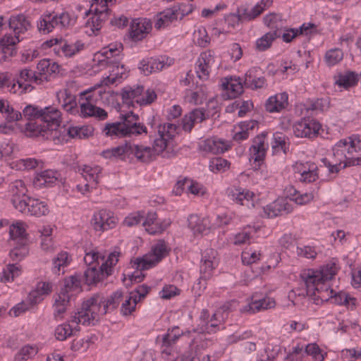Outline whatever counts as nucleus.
<instances>
[{"mask_svg":"<svg viewBox=\"0 0 361 361\" xmlns=\"http://www.w3.org/2000/svg\"><path fill=\"white\" fill-rule=\"evenodd\" d=\"M339 267L336 262H330L319 269H308L302 274L307 292L322 301L353 307L356 299L345 292H336L330 288V281L337 274Z\"/></svg>","mask_w":361,"mask_h":361,"instance_id":"nucleus-1","label":"nucleus"},{"mask_svg":"<svg viewBox=\"0 0 361 361\" xmlns=\"http://www.w3.org/2000/svg\"><path fill=\"white\" fill-rule=\"evenodd\" d=\"M361 152V136L353 135L338 140L332 147V160L322 159V162L330 173L338 171L350 166L361 164V157L357 154Z\"/></svg>","mask_w":361,"mask_h":361,"instance_id":"nucleus-2","label":"nucleus"},{"mask_svg":"<svg viewBox=\"0 0 361 361\" xmlns=\"http://www.w3.org/2000/svg\"><path fill=\"white\" fill-rule=\"evenodd\" d=\"M48 71L49 69H22L17 80L12 79L7 73H0V88L19 95L29 92L33 89L32 84H42L55 75L54 72L49 73Z\"/></svg>","mask_w":361,"mask_h":361,"instance_id":"nucleus-3","label":"nucleus"},{"mask_svg":"<svg viewBox=\"0 0 361 361\" xmlns=\"http://www.w3.org/2000/svg\"><path fill=\"white\" fill-rule=\"evenodd\" d=\"M170 249L166 242L159 240L155 243L151 250L142 257L136 258L131 261L132 267L136 269L133 274H129V280L133 283L141 282L144 278L142 270L149 269L160 262L167 256Z\"/></svg>","mask_w":361,"mask_h":361,"instance_id":"nucleus-4","label":"nucleus"},{"mask_svg":"<svg viewBox=\"0 0 361 361\" xmlns=\"http://www.w3.org/2000/svg\"><path fill=\"white\" fill-rule=\"evenodd\" d=\"M81 291V281L78 276H71L64 281L61 291L54 295V317L56 320L63 318L70 300Z\"/></svg>","mask_w":361,"mask_h":361,"instance_id":"nucleus-5","label":"nucleus"},{"mask_svg":"<svg viewBox=\"0 0 361 361\" xmlns=\"http://www.w3.org/2000/svg\"><path fill=\"white\" fill-rule=\"evenodd\" d=\"M104 297L95 295L82 303L81 308L73 315V321L80 322L82 325H94L102 315L106 313V310L103 305Z\"/></svg>","mask_w":361,"mask_h":361,"instance_id":"nucleus-6","label":"nucleus"},{"mask_svg":"<svg viewBox=\"0 0 361 361\" xmlns=\"http://www.w3.org/2000/svg\"><path fill=\"white\" fill-rule=\"evenodd\" d=\"M75 23V17L68 11L44 12L37 21V28L42 34H48L56 28L63 29L72 26Z\"/></svg>","mask_w":361,"mask_h":361,"instance_id":"nucleus-7","label":"nucleus"},{"mask_svg":"<svg viewBox=\"0 0 361 361\" xmlns=\"http://www.w3.org/2000/svg\"><path fill=\"white\" fill-rule=\"evenodd\" d=\"M116 2V0H92L89 10L85 13L86 16L92 15L86 22L85 26L92 34L101 30L110 16V7Z\"/></svg>","mask_w":361,"mask_h":361,"instance_id":"nucleus-8","label":"nucleus"},{"mask_svg":"<svg viewBox=\"0 0 361 361\" xmlns=\"http://www.w3.org/2000/svg\"><path fill=\"white\" fill-rule=\"evenodd\" d=\"M123 102L128 106H133L134 102L140 106L152 104L157 99V94L151 89L144 90L143 86L127 87L122 90Z\"/></svg>","mask_w":361,"mask_h":361,"instance_id":"nucleus-9","label":"nucleus"},{"mask_svg":"<svg viewBox=\"0 0 361 361\" xmlns=\"http://www.w3.org/2000/svg\"><path fill=\"white\" fill-rule=\"evenodd\" d=\"M102 91L94 89L93 92L92 90L85 91L81 93L79 103L80 116L85 118L95 117L99 120H105L107 118V112L94 104V96L96 94H101Z\"/></svg>","mask_w":361,"mask_h":361,"instance_id":"nucleus-10","label":"nucleus"},{"mask_svg":"<svg viewBox=\"0 0 361 361\" xmlns=\"http://www.w3.org/2000/svg\"><path fill=\"white\" fill-rule=\"evenodd\" d=\"M293 130L297 137L314 139L321 135L323 129L317 119L305 117L293 124Z\"/></svg>","mask_w":361,"mask_h":361,"instance_id":"nucleus-11","label":"nucleus"},{"mask_svg":"<svg viewBox=\"0 0 361 361\" xmlns=\"http://www.w3.org/2000/svg\"><path fill=\"white\" fill-rule=\"evenodd\" d=\"M40 122L42 123L49 133H51L53 140L59 138V129L62 121L61 111L54 106H49L40 109Z\"/></svg>","mask_w":361,"mask_h":361,"instance_id":"nucleus-12","label":"nucleus"},{"mask_svg":"<svg viewBox=\"0 0 361 361\" xmlns=\"http://www.w3.org/2000/svg\"><path fill=\"white\" fill-rule=\"evenodd\" d=\"M224 314L227 316L228 313L223 312L221 310H219L209 319V314L208 311L203 310L201 312L196 331L200 334L216 332L221 329V326L224 321Z\"/></svg>","mask_w":361,"mask_h":361,"instance_id":"nucleus-13","label":"nucleus"},{"mask_svg":"<svg viewBox=\"0 0 361 361\" xmlns=\"http://www.w3.org/2000/svg\"><path fill=\"white\" fill-rule=\"evenodd\" d=\"M227 194L228 197L235 204L247 208H254L257 204V195L246 188L231 186L228 188Z\"/></svg>","mask_w":361,"mask_h":361,"instance_id":"nucleus-14","label":"nucleus"},{"mask_svg":"<svg viewBox=\"0 0 361 361\" xmlns=\"http://www.w3.org/2000/svg\"><path fill=\"white\" fill-rule=\"evenodd\" d=\"M174 123H164L158 128V134L154 141L152 150L155 153L162 152L169 144V142L178 134V130Z\"/></svg>","mask_w":361,"mask_h":361,"instance_id":"nucleus-15","label":"nucleus"},{"mask_svg":"<svg viewBox=\"0 0 361 361\" xmlns=\"http://www.w3.org/2000/svg\"><path fill=\"white\" fill-rule=\"evenodd\" d=\"M104 48L102 50L97 52L94 56V61H97L99 66L106 68H124V65L118 61L119 54L121 52L120 48Z\"/></svg>","mask_w":361,"mask_h":361,"instance_id":"nucleus-16","label":"nucleus"},{"mask_svg":"<svg viewBox=\"0 0 361 361\" xmlns=\"http://www.w3.org/2000/svg\"><path fill=\"white\" fill-rule=\"evenodd\" d=\"M17 210L35 216H45L49 212L46 202L32 197H27L24 203H20Z\"/></svg>","mask_w":361,"mask_h":361,"instance_id":"nucleus-17","label":"nucleus"},{"mask_svg":"<svg viewBox=\"0 0 361 361\" xmlns=\"http://www.w3.org/2000/svg\"><path fill=\"white\" fill-rule=\"evenodd\" d=\"M117 218L109 210L102 209L95 212L92 219L94 228L97 231H104L114 228L117 224Z\"/></svg>","mask_w":361,"mask_h":361,"instance_id":"nucleus-18","label":"nucleus"},{"mask_svg":"<svg viewBox=\"0 0 361 361\" xmlns=\"http://www.w3.org/2000/svg\"><path fill=\"white\" fill-rule=\"evenodd\" d=\"M295 178L303 183H312L318 178L317 166L311 162H296L293 166Z\"/></svg>","mask_w":361,"mask_h":361,"instance_id":"nucleus-19","label":"nucleus"},{"mask_svg":"<svg viewBox=\"0 0 361 361\" xmlns=\"http://www.w3.org/2000/svg\"><path fill=\"white\" fill-rule=\"evenodd\" d=\"M219 264L217 252L212 248L204 251L200 264V274L202 279H211L214 270Z\"/></svg>","mask_w":361,"mask_h":361,"instance_id":"nucleus-20","label":"nucleus"},{"mask_svg":"<svg viewBox=\"0 0 361 361\" xmlns=\"http://www.w3.org/2000/svg\"><path fill=\"white\" fill-rule=\"evenodd\" d=\"M181 336H183V332L178 326L173 327L172 329H169L166 334L159 336L157 338V342L161 343V353L166 355H172L173 352V345Z\"/></svg>","mask_w":361,"mask_h":361,"instance_id":"nucleus-21","label":"nucleus"},{"mask_svg":"<svg viewBox=\"0 0 361 361\" xmlns=\"http://www.w3.org/2000/svg\"><path fill=\"white\" fill-rule=\"evenodd\" d=\"M121 125L124 126V130H126L128 136L130 135H139L143 133L147 134V130L146 126L138 123V116L129 111L126 114H121Z\"/></svg>","mask_w":361,"mask_h":361,"instance_id":"nucleus-22","label":"nucleus"},{"mask_svg":"<svg viewBox=\"0 0 361 361\" xmlns=\"http://www.w3.org/2000/svg\"><path fill=\"white\" fill-rule=\"evenodd\" d=\"M199 145L201 150L214 154L224 153L232 146L230 141L217 137L202 140Z\"/></svg>","mask_w":361,"mask_h":361,"instance_id":"nucleus-23","label":"nucleus"},{"mask_svg":"<svg viewBox=\"0 0 361 361\" xmlns=\"http://www.w3.org/2000/svg\"><path fill=\"white\" fill-rule=\"evenodd\" d=\"M275 306V301L273 298L266 296L258 298L257 295H253L246 305L240 308L242 312L255 314L261 310L272 308Z\"/></svg>","mask_w":361,"mask_h":361,"instance_id":"nucleus-24","label":"nucleus"},{"mask_svg":"<svg viewBox=\"0 0 361 361\" xmlns=\"http://www.w3.org/2000/svg\"><path fill=\"white\" fill-rule=\"evenodd\" d=\"M180 6L168 8L159 13L157 16L154 26L157 29H161L168 26L178 18L181 19L185 14Z\"/></svg>","mask_w":361,"mask_h":361,"instance_id":"nucleus-25","label":"nucleus"},{"mask_svg":"<svg viewBox=\"0 0 361 361\" xmlns=\"http://www.w3.org/2000/svg\"><path fill=\"white\" fill-rule=\"evenodd\" d=\"M188 227L194 235H207L213 230L212 224L208 217H200L196 214L189 216Z\"/></svg>","mask_w":361,"mask_h":361,"instance_id":"nucleus-26","label":"nucleus"},{"mask_svg":"<svg viewBox=\"0 0 361 361\" xmlns=\"http://www.w3.org/2000/svg\"><path fill=\"white\" fill-rule=\"evenodd\" d=\"M152 23L147 18L133 20L130 25V36L134 41L144 39L152 30Z\"/></svg>","mask_w":361,"mask_h":361,"instance_id":"nucleus-27","label":"nucleus"},{"mask_svg":"<svg viewBox=\"0 0 361 361\" xmlns=\"http://www.w3.org/2000/svg\"><path fill=\"white\" fill-rule=\"evenodd\" d=\"M8 196L13 207L17 209V206L20 203H24L28 197L26 196L27 192V187L25 183L21 180H16L12 182L8 187Z\"/></svg>","mask_w":361,"mask_h":361,"instance_id":"nucleus-28","label":"nucleus"},{"mask_svg":"<svg viewBox=\"0 0 361 361\" xmlns=\"http://www.w3.org/2000/svg\"><path fill=\"white\" fill-rule=\"evenodd\" d=\"M267 145L265 144V137L263 135L257 136L250 148V160L254 161L255 167H259L265 157Z\"/></svg>","mask_w":361,"mask_h":361,"instance_id":"nucleus-29","label":"nucleus"},{"mask_svg":"<svg viewBox=\"0 0 361 361\" xmlns=\"http://www.w3.org/2000/svg\"><path fill=\"white\" fill-rule=\"evenodd\" d=\"M222 89L223 96L227 99H235L243 92L240 79L235 77L225 78L222 82Z\"/></svg>","mask_w":361,"mask_h":361,"instance_id":"nucleus-30","label":"nucleus"},{"mask_svg":"<svg viewBox=\"0 0 361 361\" xmlns=\"http://www.w3.org/2000/svg\"><path fill=\"white\" fill-rule=\"evenodd\" d=\"M206 118L205 112L202 109H195L185 115L181 121V123L176 125L180 128L178 133L183 130L185 132H190L195 124L201 123Z\"/></svg>","mask_w":361,"mask_h":361,"instance_id":"nucleus-31","label":"nucleus"},{"mask_svg":"<svg viewBox=\"0 0 361 361\" xmlns=\"http://www.w3.org/2000/svg\"><path fill=\"white\" fill-rule=\"evenodd\" d=\"M22 130L28 137H42L47 140H53L51 133L44 128L39 119H30Z\"/></svg>","mask_w":361,"mask_h":361,"instance_id":"nucleus-32","label":"nucleus"},{"mask_svg":"<svg viewBox=\"0 0 361 361\" xmlns=\"http://www.w3.org/2000/svg\"><path fill=\"white\" fill-rule=\"evenodd\" d=\"M80 322L73 321V315L65 323L56 326L54 329V336L58 341H63L72 336L75 332L80 330Z\"/></svg>","mask_w":361,"mask_h":361,"instance_id":"nucleus-33","label":"nucleus"},{"mask_svg":"<svg viewBox=\"0 0 361 361\" xmlns=\"http://www.w3.org/2000/svg\"><path fill=\"white\" fill-rule=\"evenodd\" d=\"M60 178V174L56 171L45 170L37 173L34 178L33 185L37 189L43 187L53 186Z\"/></svg>","mask_w":361,"mask_h":361,"instance_id":"nucleus-34","label":"nucleus"},{"mask_svg":"<svg viewBox=\"0 0 361 361\" xmlns=\"http://www.w3.org/2000/svg\"><path fill=\"white\" fill-rule=\"evenodd\" d=\"M288 104V94L283 92L269 97L266 103V110L270 113L280 112Z\"/></svg>","mask_w":361,"mask_h":361,"instance_id":"nucleus-35","label":"nucleus"},{"mask_svg":"<svg viewBox=\"0 0 361 361\" xmlns=\"http://www.w3.org/2000/svg\"><path fill=\"white\" fill-rule=\"evenodd\" d=\"M81 175L92 187H97L102 177V169L98 165L87 164L80 167Z\"/></svg>","mask_w":361,"mask_h":361,"instance_id":"nucleus-36","label":"nucleus"},{"mask_svg":"<svg viewBox=\"0 0 361 361\" xmlns=\"http://www.w3.org/2000/svg\"><path fill=\"white\" fill-rule=\"evenodd\" d=\"M174 64V59L166 55L146 57L140 62L138 68H164Z\"/></svg>","mask_w":361,"mask_h":361,"instance_id":"nucleus-37","label":"nucleus"},{"mask_svg":"<svg viewBox=\"0 0 361 361\" xmlns=\"http://www.w3.org/2000/svg\"><path fill=\"white\" fill-rule=\"evenodd\" d=\"M52 292V284L47 281L38 282L35 288L28 295V300L32 304L42 301L47 295Z\"/></svg>","mask_w":361,"mask_h":361,"instance_id":"nucleus-38","label":"nucleus"},{"mask_svg":"<svg viewBox=\"0 0 361 361\" xmlns=\"http://www.w3.org/2000/svg\"><path fill=\"white\" fill-rule=\"evenodd\" d=\"M27 226L25 223L21 221H17L9 227V234L11 239L16 244H27V233L26 232Z\"/></svg>","mask_w":361,"mask_h":361,"instance_id":"nucleus-39","label":"nucleus"},{"mask_svg":"<svg viewBox=\"0 0 361 361\" xmlns=\"http://www.w3.org/2000/svg\"><path fill=\"white\" fill-rule=\"evenodd\" d=\"M257 126V122L253 120L240 122L235 126L233 130V139L240 142L247 140L249 137L250 130Z\"/></svg>","mask_w":361,"mask_h":361,"instance_id":"nucleus-40","label":"nucleus"},{"mask_svg":"<svg viewBox=\"0 0 361 361\" xmlns=\"http://www.w3.org/2000/svg\"><path fill=\"white\" fill-rule=\"evenodd\" d=\"M284 193L290 201H293L299 205L306 204L314 198V195L312 192L300 193L291 185L287 186L285 188Z\"/></svg>","mask_w":361,"mask_h":361,"instance_id":"nucleus-41","label":"nucleus"},{"mask_svg":"<svg viewBox=\"0 0 361 361\" xmlns=\"http://www.w3.org/2000/svg\"><path fill=\"white\" fill-rule=\"evenodd\" d=\"M77 276L80 277L81 283L83 281L84 283L89 286L97 283L104 277H106L101 267H97L96 266L88 267L82 276Z\"/></svg>","mask_w":361,"mask_h":361,"instance_id":"nucleus-42","label":"nucleus"},{"mask_svg":"<svg viewBox=\"0 0 361 361\" xmlns=\"http://www.w3.org/2000/svg\"><path fill=\"white\" fill-rule=\"evenodd\" d=\"M9 27L13 34L20 36L30 28V23L24 15L11 16L9 19Z\"/></svg>","mask_w":361,"mask_h":361,"instance_id":"nucleus-43","label":"nucleus"},{"mask_svg":"<svg viewBox=\"0 0 361 361\" xmlns=\"http://www.w3.org/2000/svg\"><path fill=\"white\" fill-rule=\"evenodd\" d=\"M57 97L65 111L71 114H75L78 112L77 101L75 96L70 94L67 90L58 92Z\"/></svg>","mask_w":361,"mask_h":361,"instance_id":"nucleus-44","label":"nucleus"},{"mask_svg":"<svg viewBox=\"0 0 361 361\" xmlns=\"http://www.w3.org/2000/svg\"><path fill=\"white\" fill-rule=\"evenodd\" d=\"M206 91L204 87L197 86L194 90H188L185 92V102L191 104H201L206 99Z\"/></svg>","mask_w":361,"mask_h":361,"instance_id":"nucleus-45","label":"nucleus"},{"mask_svg":"<svg viewBox=\"0 0 361 361\" xmlns=\"http://www.w3.org/2000/svg\"><path fill=\"white\" fill-rule=\"evenodd\" d=\"M128 77L125 69H111L103 77L101 81L102 85L109 86L110 85H117L122 82Z\"/></svg>","mask_w":361,"mask_h":361,"instance_id":"nucleus-46","label":"nucleus"},{"mask_svg":"<svg viewBox=\"0 0 361 361\" xmlns=\"http://www.w3.org/2000/svg\"><path fill=\"white\" fill-rule=\"evenodd\" d=\"M257 228L248 226L244 228L241 231L235 234L231 238L232 243L235 245H242L250 243L251 240L255 237Z\"/></svg>","mask_w":361,"mask_h":361,"instance_id":"nucleus-47","label":"nucleus"},{"mask_svg":"<svg viewBox=\"0 0 361 361\" xmlns=\"http://www.w3.org/2000/svg\"><path fill=\"white\" fill-rule=\"evenodd\" d=\"M72 258L71 255L66 251H61L53 259L52 271L56 274L64 273V268L68 267Z\"/></svg>","mask_w":361,"mask_h":361,"instance_id":"nucleus-48","label":"nucleus"},{"mask_svg":"<svg viewBox=\"0 0 361 361\" xmlns=\"http://www.w3.org/2000/svg\"><path fill=\"white\" fill-rule=\"evenodd\" d=\"M154 154L151 147L131 143L130 155H134L138 160L142 162L149 161Z\"/></svg>","mask_w":361,"mask_h":361,"instance_id":"nucleus-49","label":"nucleus"},{"mask_svg":"<svg viewBox=\"0 0 361 361\" xmlns=\"http://www.w3.org/2000/svg\"><path fill=\"white\" fill-rule=\"evenodd\" d=\"M84 47V44L80 41H76L75 43L68 44L66 42L61 43L59 48H54L55 52L59 54H63L66 57H71L76 53L79 52Z\"/></svg>","mask_w":361,"mask_h":361,"instance_id":"nucleus-50","label":"nucleus"},{"mask_svg":"<svg viewBox=\"0 0 361 361\" xmlns=\"http://www.w3.org/2000/svg\"><path fill=\"white\" fill-rule=\"evenodd\" d=\"M271 147L275 154L279 152L286 154L289 150V142H288L287 137L282 133L276 132L274 133Z\"/></svg>","mask_w":361,"mask_h":361,"instance_id":"nucleus-51","label":"nucleus"},{"mask_svg":"<svg viewBox=\"0 0 361 361\" xmlns=\"http://www.w3.org/2000/svg\"><path fill=\"white\" fill-rule=\"evenodd\" d=\"M131 143H125L111 149L104 150L102 153L106 159L123 158L125 156L130 155Z\"/></svg>","mask_w":361,"mask_h":361,"instance_id":"nucleus-52","label":"nucleus"},{"mask_svg":"<svg viewBox=\"0 0 361 361\" xmlns=\"http://www.w3.org/2000/svg\"><path fill=\"white\" fill-rule=\"evenodd\" d=\"M93 131L91 126H76L69 127L68 134L72 138L85 139L92 135Z\"/></svg>","mask_w":361,"mask_h":361,"instance_id":"nucleus-53","label":"nucleus"},{"mask_svg":"<svg viewBox=\"0 0 361 361\" xmlns=\"http://www.w3.org/2000/svg\"><path fill=\"white\" fill-rule=\"evenodd\" d=\"M23 38V37L19 35L6 34L0 40V48L7 51L9 56H12L15 51V45Z\"/></svg>","mask_w":361,"mask_h":361,"instance_id":"nucleus-54","label":"nucleus"},{"mask_svg":"<svg viewBox=\"0 0 361 361\" xmlns=\"http://www.w3.org/2000/svg\"><path fill=\"white\" fill-rule=\"evenodd\" d=\"M281 37V33L277 31H270L264 34L260 38L256 40V48L257 50L262 51L269 48L274 40Z\"/></svg>","mask_w":361,"mask_h":361,"instance_id":"nucleus-55","label":"nucleus"},{"mask_svg":"<svg viewBox=\"0 0 361 361\" xmlns=\"http://www.w3.org/2000/svg\"><path fill=\"white\" fill-rule=\"evenodd\" d=\"M22 274L20 267L12 264H8L2 271L1 281L4 283L12 282Z\"/></svg>","mask_w":361,"mask_h":361,"instance_id":"nucleus-56","label":"nucleus"},{"mask_svg":"<svg viewBox=\"0 0 361 361\" xmlns=\"http://www.w3.org/2000/svg\"><path fill=\"white\" fill-rule=\"evenodd\" d=\"M264 23L265 25L272 29V31H277L281 33V30L284 25V22L280 14L269 13L264 18Z\"/></svg>","mask_w":361,"mask_h":361,"instance_id":"nucleus-57","label":"nucleus"},{"mask_svg":"<svg viewBox=\"0 0 361 361\" xmlns=\"http://www.w3.org/2000/svg\"><path fill=\"white\" fill-rule=\"evenodd\" d=\"M305 352L307 355L311 357L312 361H324L327 356V353L320 348L315 343L307 344L305 347Z\"/></svg>","mask_w":361,"mask_h":361,"instance_id":"nucleus-58","label":"nucleus"},{"mask_svg":"<svg viewBox=\"0 0 361 361\" xmlns=\"http://www.w3.org/2000/svg\"><path fill=\"white\" fill-rule=\"evenodd\" d=\"M358 81L357 75L353 72H348L345 74H341L336 80V84L339 87L348 89L357 85Z\"/></svg>","mask_w":361,"mask_h":361,"instance_id":"nucleus-59","label":"nucleus"},{"mask_svg":"<svg viewBox=\"0 0 361 361\" xmlns=\"http://www.w3.org/2000/svg\"><path fill=\"white\" fill-rule=\"evenodd\" d=\"M254 69H249L245 75V84L251 89H259L264 86L265 79L264 77L254 75Z\"/></svg>","mask_w":361,"mask_h":361,"instance_id":"nucleus-60","label":"nucleus"},{"mask_svg":"<svg viewBox=\"0 0 361 361\" xmlns=\"http://www.w3.org/2000/svg\"><path fill=\"white\" fill-rule=\"evenodd\" d=\"M262 252L260 250L250 247L243 251L241 259L244 264L250 265L259 261L262 259Z\"/></svg>","mask_w":361,"mask_h":361,"instance_id":"nucleus-61","label":"nucleus"},{"mask_svg":"<svg viewBox=\"0 0 361 361\" xmlns=\"http://www.w3.org/2000/svg\"><path fill=\"white\" fill-rule=\"evenodd\" d=\"M120 256V252L114 251L113 252L109 255L105 262L102 264L100 267L102 268V270L105 273L106 276H108L112 274L113 267L118 262Z\"/></svg>","mask_w":361,"mask_h":361,"instance_id":"nucleus-62","label":"nucleus"},{"mask_svg":"<svg viewBox=\"0 0 361 361\" xmlns=\"http://www.w3.org/2000/svg\"><path fill=\"white\" fill-rule=\"evenodd\" d=\"M38 352V348L35 345H25L22 347L15 356L18 361L27 360L35 357Z\"/></svg>","mask_w":361,"mask_h":361,"instance_id":"nucleus-63","label":"nucleus"},{"mask_svg":"<svg viewBox=\"0 0 361 361\" xmlns=\"http://www.w3.org/2000/svg\"><path fill=\"white\" fill-rule=\"evenodd\" d=\"M343 51L338 48H334L326 52L324 56V61L327 66H334L337 65L343 59Z\"/></svg>","mask_w":361,"mask_h":361,"instance_id":"nucleus-64","label":"nucleus"}]
</instances>
